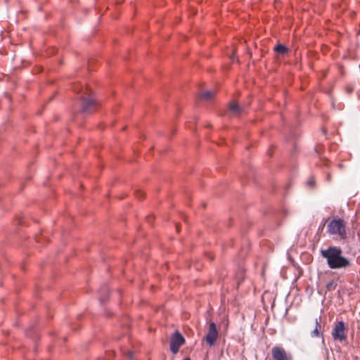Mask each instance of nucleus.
Masks as SVG:
<instances>
[{
	"mask_svg": "<svg viewBox=\"0 0 360 360\" xmlns=\"http://www.w3.org/2000/svg\"><path fill=\"white\" fill-rule=\"evenodd\" d=\"M327 179H328V181H330V174H328V176H327Z\"/></svg>",
	"mask_w": 360,
	"mask_h": 360,
	"instance_id": "16",
	"label": "nucleus"
},
{
	"mask_svg": "<svg viewBox=\"0 0 360 360\" xmlns=\"http://www.w3.org/2000/svg\"><path fill=\"white\" fill-rule=\"evenodd\" d=\"M185 342V338L178 331H176L171 338L170 350L173 354H176L181 345Z\"/></svg>",
	"mask_w": 360,
	"mask_h": 360,
	"instance_id": "3",
	"label": "nucleus"
},
{
	"mask_svg": "<svg viewBox=\"0 0 360 360\" xmlns=\"http://www.w3.org/2000/svg\"><path fill=\"white\" fill-rule=\"evenodd\" d=\"M274 51L276 53L281 56H285L288 53V49L286 46L282 44H278L274 47Z\"/></svg>",
	"mask_w": 360,
	"mask_h": 360,
	"instance_id": "10",
	"label": "nucleus"
},
{
	"mask_svg": "<svg viewBox=\"0 0 360 360\" xmlns=\"http://www.w3.org/2000/svg\"><path fill=\"white\" fill-rule=\"evenodd\" d=\"M272 360H292V355L280 346H276L271 349Z\"/></svg>",
	"mask_w": 360,
	"mask_h": 360,
	"instance_id": "4",
	"label": "nucleus"
},
{
	"mask_svg": "<svg viewBox=\"0 0 360 360\" xmlns=\"http://www.w3.org/2000/svg\"><path fill=\"white\" fill-rule=\"evenodd\" d=\"M229 110L232 115L238 116L243 112L244 108L238 105L235 101H232L229 104Z\"/></svg>",
	"mask_w": 360,
	"mask_h": 360,
	"instance_id": "9",
	"label": "nucleus"
},
{
	"mask_svg": "<svg viewBox=\"0 0 360 360\" xmlns=\"http://www.w3.org/2000/svg\"><path fill=\"white\" fill-rule=\"evenodd\" d=\"M327 232L330 235L338 236L340 240L346 239V222L340 218L332 219L327 224Z\"/></svg>",
	"mask_w": 360,
	"mask_h": 360,
	"instance_id": "2",
	"label": "nucleus"
},
{
	"mask_svg": "<svg viewBox=\"0 0 360 360\" xmlns=\"http://www.w3.org/2000/svg\"><path fill=\"white\" fill-rule=\"evenodd\" d=\"M315 183L314 179L313 177H310L308 181H307V184L313 186Z\"/></svg>",
	"mask_w": 360,
	"mask_h": 360,
	"instance_id": "13",
	"label": "nucleus"
},
{
	"mask_svg": "<svg viewBox=\"0 0 360 360\" xmlns=\"http://www.w3.org/2000/svg\"><path fill=\"white\" fill-rule=\"evenodd\" d=\"M321 255L326 259L328 266L331 269H347L352 266L349 259L345 257L342 250L337 246H329L321 250Z\"/></svg>",
	"mask_w": 360,
	"mask_h": 360,
	"instance_id": "1",
	"label": "nucleus"
},
{
	"mask_svg": "<svg viewBox=\"0 0 360 360\" xmlns=\"http://www.w3.org/2000/svg\"><path fill=\"white\" fill-rule=\"evenodd\" d=\"M184 360H191L189 358H186Z\"/></svg>",
	"mask_w": 360,
	"mask_h": 360,
	"instance_id": "17",
	"label": "nucleus"
},
{
	"mask_svg": "<svg viewBox=\"0 0 360 360\" xmlns=\"http://www.w3.org/2000/svg\"><path fill=\"white\" fill-rule=\"evenodd\" d=\"M345 331V323L342 321H339L334 327L332 333L333 339L340 342L345 341L347 339Z\"/></svg>",
	"mask_w": 360,
	"mask_h": 360,
	"instance_id": "5",
	"label": "nucleus"
},
{
	"mask_svg": "<svg viewBox=\"0 0 360 360\" xmlns=\"http://www.w3.org/2000/svg\"><path fill=\"white\" fill-rule=\"evenodd\" d=\"M336 287H337V283H335L334 281H330L326 285V288L327 291H333L335 290Z\"/></svg>",
	"mask_w": 360,
	"mask_h": 360,
	"instance_id": "12",
	"label": "nucleus"
},
{
	"mask_svg": "<svg viewBox=\"0 0 360 360\" xmlns=\"http://www.w3.org/2000/svg\"><path fill=\"white\" fill-rule=\"evenodd\" d=\"M214 91H207L200 94V98L205 101H211L214 96Z\"/></svg>",
	"mask_w": 360,
	"mask_h": 360,
	"instance_id": "11",
	"label": "nucleus"
},
{
	"mask_svg": "<svg viewBox=\"0 0 360 360\" xmlns=\"http://www.w3.org/2000/svg\"><path fill=\"white\" fill-rule=\"evenodd\" d=\"M311 326H314V330H312L310 333L312 338H319L322 336V333L321 332V326L319 323L317 318H315L311 322Z\"/></svg>",
	"mask_w": 360,
	"mask_h": 360,
	"instance_id": "8",
	"label": "nucleus"
},
{
	"mask_svg": "<svg viewBox=\"0 0 360 360\" xmlns=\"http://www.w3.org/2000/svg\"><path fill=\"white\" fill-rule=\"evenodd\" d=\"M219 336V333L217 329L216 324L214 322H211L209 324V328L207 333L205 336V341L207 345H209L210 347L213 346L217 340Z\"/></svg>",
	"mask_w": 360,
	"mask_h": 360,
	"instance_id": "7",
	"label": "nucleus"
},
{
	"mask_svg": "<svg viewBox=\"0 0 360 360\" xmlns=\"http://www.w3.org/2000/svg\"><path fill=\"white\" fill-rule=\"evenodd\" d=\"M136 197L139 198H142L143 197V193L141 191H136Z\"/></svg>",
	"mask_w": 360,
	"mask_h": 360,
	"instance_id": "14",
	"label": "nucleus"
},
{
	"mask_svg": "<svg viewBox=\"0 0 360 360\" xmlns=\"http://www.w3.org/2000/svg\"><path fill=\"white\" fill-rule=\"evenodd\" d=\"M127 356L129 359H133V356H134L133 352L129 351V352H127Z\"/></svg>",
	"mask_w": 360,
	"mask_h": 360,
	"instance_id": "15",
	"label": "nucleus"
},
{
	"mask_svg": "<svg viewBox=\"0 0 360 360\" xmlns=\"http://www.w3.org/2000/svg\"><path fill=\"white\" fill-rule=\"evenodd\" d=\"M85 90L88 91L87 88ZM86 94L87 92H85L82 96V111L89 113L94 110L96 103L93 98L86 96Z\"/></svg>",
	"mask_w": 360,
	"mask_h": 360,
	"instance_id": "6",
	"label": "nucleus"
}]
</instances>
